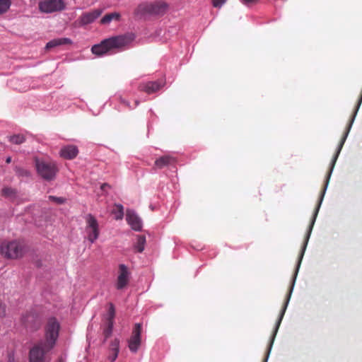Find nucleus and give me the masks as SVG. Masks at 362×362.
Masks as SVG:
<instances>
[{
	"label": "nucleus",
	"instance_id": "a211bd4d",
	"mask_svg": "<svg viewBox=\"0 0 362 362\" xmlns=\"http://www.w3.org/2000/svg\"><path fill=\"white\" fill-rule=\"evenodd\" d=\"M120 18V14L117 12L110 13L106 14L100 20L101 24H109L112 20L119 21Z\"/></svg>",
	"mask_w": 362,
	"mask_h": 362
},
{
	"label": "nucleus",
	"instance_id": "1a4fd4ad",
	"mask_svg": "<svg viewBox=\"0 0 362 362\" xmlns=\"http://www.w3.org/2000/svg\"><path fill=\"white\" fill-rule=\"evenodd\" d=\"M131 273L129 271L128 267L123 264H121L118 267V275L116 281V288L117 290H122L127 286L129 282Z\"/></svg>",
	"mask_w": 362,
	"mask_h": 362
},
{
	"label": "nucleus",
	"instance_id": "c756f323",
	"mask_svg": "<svg viewBox=\"0 0 362 362\" xmlns=\"http://www.w3.org/2000/svg\"><path fill=\"white\" fill-rule=\"evenodd\" d=\"M119 101H120V103H122V104L124 105L126 107L130 108L129 102H128L127 100H126L125 99H124L122 97L119 98Z\"/></svg>",
	"mask_w": 362,
	"mask_h": 362
},
{
	"label": "nucleus",
	"instance_id": "f03ea898",
	"mask_svg": "<svg viewBox=\"0 0 362 362\" xmlns=\"http://www.w3.org/2000/svg\"><path fill=\"white\" fill-rule=\"evenodd\" d=\"M60 323L58 320L54 317H51L47 319L45 325V337L41 341L47 343L49 348H54L60 330Z\"/></svg>",
	"mask_w": 362,
	"mask_h": 362
},
{
	"label": "nucleus",
	"instance_id": "ddd939ff",
	"mask_svg": "<svg viewBox=\"0 0 362 362\" xmlns=\"http://www.w3.org/2000/svg\"><path fill=\"white\" fill-rule=\"evenodd\" d=\"M22 322L26 328L37 329L39 327L37 315L34 312H28L22 317Z\"/></svg>",
	"mask_w": 362,
	"mask_h": 362
},
{
	"label": "nucleus",
	"instance_id": "39448f33",
	"mask_svg": "<svg viewBox=\"0 0 362 362\" xmlns=\"http://www.w3.org/2000/svg\"><path fill=\"white\" fill-rule=\"evenodd\" d=\"M168 8V4L163 1L151 3H143L138 6L136 15H163Z\"/></svg>",
	"mask_w": 362,
	"mask_h": 362
},
{
	"label": "nucleus",
	"instance_id": "f257e3e1",
	"mask_svg": "<svg viewBox=\"0 0 362 362\" xmlns=\"http://www.w3.org/2000/svg\"><path fill=\"white\" fill-rule=\"evenodd\" d=\"M132 34L113 36L101 41L100 44L94 45L91 51L97 56H102L113 49H120L128 45L134 40Z\"/></svg>",
	"mask_w": 362,
	"mask_h": 362
},
{
	"label": "nucleus",
	"instance_id": "473e14b6",
	"mask_svg": "<svg viewBox=\"0 0 362 362\" xmlns=\"http://www.w3.org/2000/svg\"><path fill=\"white\" fill-rule=\"evenodd\" d=\"M271 349H272V346H269L267 356H265L263 362H267V359H268V357H269Z\"/></svg>",
	"mask_w": 362,
	"mask_h": 362
},
{
	"label": "nucleus",
	"instance_id": "7c9ffc66",
	"mask_svg": "<svg viewBox=\"0 0 362 362\" xmlns=\"http://www.w3.org/2000/svg\"><path fill=\"white\" fill-rule=\"evenodd\" d=\"M245 4H255L258 0H241Z\"/></svg>",
	"mask_w": 362,
	"mask_h": 362
},
{
	"label": "nucleus",
	"instance_id": "423d86ee",
	"mask_svg": "<svg viewBox=\"0 0 362 362\" xmlns=\"http://www.w3.org/2000/svg\"><path fill=\"white\" fill-rule=\"evenodd\" d=\"M86 223L85 232L86 238L91 243H93L100 235L98 221L92 214H88L86 218Z\"/></svg>",
	"mask_w": 362,
	"mask_h": 362
},
{
	"label": "nucleus",
	"instance_id": "72a5a7b5",
	"mask_svg": "<svg viewBox=\"0 0 362 362\" xmlns=\"http://www.w3.org/2000/svg\"><path fill=\"white\" fill-rule=\"evenodd\" d=\"M11 161V157H8L6 159V162L7 163H10Z\"/></svg>",
	"mask_w": 362,
	"mask_h": 362
},
{
	"label": "nucleus",
	"instance_id": "2f4dec72",
	"mask_svg": "<svg viewBox=\"0 0 362 362\" xmlns=\"http://www.w3.org/2000/svg\"><path fill=\"white\" fill-rule=\"evenodd\" d=\"M111 187L110 185H108L107 183H104L101 185L100 188L103 191H105L106 189H110Z\"/></svg>",
	"mask_w": 362,
	"mask_h": 362
},
{
	"label": "nucleus",
	"instance_id": "20e7f679",
	"mask_svg": "<svg viewBox=\"0 0 362 362\" xmlns=\"http://www.w3.org/2000/svg\"><path fill=\"white\" fill-rule=\"evenodd\" d=\"M52 349L49 348L47 343L40 340L30 350V362H49L50 357L49 353Z\"/></svg>",
	"mask_w": 362,
	"mask_h": 362
},
{
	"label": "nucleus",
	"instance_id": "4be33fe9",
	"mask_svg": "<svg viewBox=\"0 0 362 362\" xmlns=\"http://www.w3.org/2000/svg\"><path fill=\"white\" fill-rule=\"evenodd\" d=\"M8 141L14 144H21L25 141L23 134H15L8 137Z\"/></svg>",
	"mask_w": 362,
	"mask_h": 362
},
{
	"label": "nucleus",
	"instance_id": "dca6fc26",
	"mask_svg": "<svg viewBox=\"0 0 362 362\" xmlns=\"http://www.w3.org/2000/svg\"><path fill=\"white\" fill-rule=\"evenodd\" d=\"M176 163V158L170 155H165L157 158L154 163V168L161 169L164 167L175 165Z\"/></svg>",
	"mask_w": 362,
	"mask_h": 362
},
{
	"label": "nucleus",
	"instance_id": "f3484780",
	"mask_svg": "<svg viewBox=\"0 0 362 362\" xmlns=\"http://www.w3.org/2000/svg\"><path fill=\"white\" fill-rule=\"evenodd\" d=\"M72 41L70 38L68 37H61V38H55L49 42H48L46 45V49H49L51 48H54L58 46L65 45H71Z\"/></svg>",
	"mask_w": 362,
	"mask_h": 362
},
{
	"label": "nucleus",
	"instance_id": "9b49d317",
	"mask_svg": "<svg viewBox=\"0 0 362 362\" xmlns=\"http://www.w3.org/2000/svg\"><path fill=\"white\" fill-rule=\"evenodd\" d=\"M101 13L102 11L100 9H95L90 12L83 13L77 20L76 23H78L79 26L90 24L98 18Z\"/></svg>",
	"mask_w": 362,
	"mask_h": 362
},
{
	"label": "nucleus",
	"instance_id": "f704fd0d",
	"mask_svg": "<svg viewBox=\"0 0 362 362\" xmlns=\"http://www.w3.org/2000/svg\"><path fill=\"white\" fill-rule=\"evenodd\" d=\"M139 100H135V107L139 105Z\"/></svg>",
	"mask_w": 362,
	"mask_h": 362
},
{
	"label": "nucleus",
	"instance_id": "0eeeda50",
	"mask_svg": "<svg viewBox=\"0 0 362 362\" xmlns=\"http://www.w3.org/2000/svg\"><path fill=\"white\" fill-rule=\"evenodd\" d=\"M65 8L63 0H44L39 3L40 11L46 13L60 11Z\"/></svg>",
	"mask_w": 362,
	"mask_h": 362
},
{
	"label": "nucleus",
	"instance_id": "6ab92c4d",
	"mask_svg": "<svg viewBox=\"0 0 362 362\" xmlns=\"http://www.w3.org/2000/svg\"><path fill=\"white\" fill-rule=\"evenodd\" d=\"M112 214L115 215L116 220H122L124 216V207L122 204H116L112 211Z\"/></svg>",
	"mask_w": 362,
	"mask_h": 362
},
{
	"label": "nucleus",
	"instance_id": "bb28decb",
	"mask_svg": "<svg viewBox=\"0 0 362 362\" xmlns=\"http://www.w3.org/2000/svg\"><path fill=\"white\" fill-rule=\"evenodd\" d=\"M49 199L56 202L57 204H62L65 202V199L63 197H57L54 196H49Z\"/></svg>",
	"mask_w": 362,
	"mask_h": 362
},
{
	"label": "nucleus",
	"instance_id": "b1692460",
	"mask_svg": "<svg viewBox=\"0 0 362 362\" xmlns=\"http://www.w3.org/2000/svg\"><path fill=\"white\" fill-rule=\"evenodd\" d=\"M110 351H119V340L118 339H115L111 341Z\"/></svg>",
	"mask_w": 362,
	"mask_h": 362
},
{
	"label": "nucleus",
	"instance_id": "412c9836",
	"mask_svg": "<svg viewBox=\"0 0 362 362\" xmlns=\"http://www.w3.org/2000/svg\"><path fill=\"white\" fill-rule=\"evenodd\" d=\"M17 192L11 187H5L1 190V195L13 200L16 197Z\"/></svg>",
	"mask_w": 362,
	"mask_h": 362
},
{
	"label": "nucleus",
	"instance_id": "f8f14e48",
	"mask_svg": "<svg viewBox=\"0 0 362 362\" xmlns=\"http://www.w3.org/2000/svg\"><path fill=\"white\" fill-rule=\"evenodd\" d=\"M126 220L131 228L136 231L142 228V221L140 217L131 209H127L126 213Z\"/></svg>",
	"mask_w": 362,
	"mask_h": 362
},
{
	"label": "nucleus",
	"instance_id": "5701e85b",
	"mask_svg": "<svg viewBox=\"0 0 362 362\" xmlns=\"http://www.w3.org/2000/svg\"><path fill=\"white\" fill-rule=\"evenodd\" d=\"M109 306L110 307H109V310H108L107 322H113V320H114V317H115V306H114V305L112 303H109Z\"/></svg>",
	"mask_w": 362,
	"mask_h": 362
},
{
	"label": "nucleus",
	"instance_id": "a878e982",
	"mask_svg": "<svg viewBox=\"0 0 362 362\" xmlns=\"http://www.w3.org/2000/svg\"><path fill=\"white\" fill-rule=\"evenodd\" d=\"M107 323H108L107 327L104 331V334H105V337L106 339L108 338L111 335L112 331V327H113L112 322H107Z\"/></svg>",
	"mask_w": 362,
	"mask_h": 362
},
{
	"label": "nucleus",
	"instance_id": "393cba45",
	"mask_svg": "<svg viewBox=\"0 0 362 362\" xmlns=\"http://www.w3.org/2000/svg\"><path fill=\"white\" fill-rule=\"evenodd\" d=\"M11 2L10 0H1V14L6 12L10 8Z\"/></svg>",
	"mask_w": 362,
	"mask_h": 362
},
{
	"label": "nucleus",
	"instance_id": "9d476101",
	"mask_svg": "<svg viewBox=\"0 0 362 362\" xmlns=\"http://www.w3.org/2000/svg\"><path fill=\"white\" fill-rule=\"evenodd\" d=\"M25 252V245L20 242L13 241L6 246V256L8 258L16 259L23 256Z\"/></svg>",
	"mask_w": 362,
	"mask_h": 362
},
{
	"label": "nucleus",
	"instance_id": "2eb2a0df",
	"mask_svg": "<svg viewBox=\"0 0 362 362\" xmlns=\"http://www.w3.org/2000/svg\"><path fill=\"white\" fill-rule=\"evenodd\" d=\"M78 154V149L77 146L74 145L63 146L59 151L60 156L66 160H72L75 158Z\"/></svg>",
	"mask_w": 362,
	"mask_h": 362
},
{
	"label": "nucleus",
	"instance_id": "4468645a",
	"mask_svg": "<svg viewBox=\"0 0 362 362\" xmlns=\"http://www.w3.org/2000/svg\"><path fill=\"white\" fill-rule=\"evenodd\" d=\"M163 86L159 81H148L139 84V90L148 94H152L159 90Z\"/></svg>",
	"mask_w": 362,
	"mask_h": 362
},
{
	"label": "nucleus",
	"instance_id": "aec40b11",
	"mask_svg": "<svg viewBox=\"0 0 362 362\" xmlns=\"http://www.w3.org/2000/svg\"><path fill=\"white\" fill-rule=\"evenodd\" d=\"M145 244H146V237L142 235H137L136 243L134 245L137 252H142L144 250Z\"/></svg>",
	"mask_w": 362,
	"mask_h": 362
},
{
	"label": "nucleus",
	"instance_id": "c85d7f7f",
	"mask_svg": "<svg viewBox=\"0 0 362 362\" xmlns=\"http://www.w3.org/2000/svg\"><path fill=\"white\" fill-rule=\"evenodd\" d=\"M119 352L117 351H111V355L109 356V359L111 360L112 362L115 361L117 358Z\"/></svg>",
	"mask_w": 362,
	"mask_h": 362
},
{
	"label": "nucleus",
	"instance_id": "7ed1b4c3",
	"mask_svg": "<svg viewBox=\"0 0 362 362\" xmlns=\"http://www.w3.org/2000/svg\"><path fill=\"white\" fill-rule=\"evenodd\" d=\"M35 163L37 174L42 179L50 181L55 178L58 172V168L54 161L36 158Z\"/></svg>",
	"mask_w": 362,
	"mask_h": 362
},
{
	"label": "nucleus",
	"instance_id": "cd10ccee",
	"mask_svg": "<svg viewBox=\"0 0 362 362\" xmlns=\"http://www.w3.org/2000/svg\"><path fill=\"white\" fill-rule=\"evenodd\" d=\"M227 0H212V5L216 8H221Z\"/></svg>",
	"mask_w": 362,
	"mask_h": 362
},
{
	"label": "nucleus",
	"instance_id": "6e6552de",
	"mask_svg": "<svg viewBox=\"0 0 362 362\" xmlns=\"http://www.w3.org/2000/svg\"><path fill=\"white\" fill-rule=\"evenodd\" d=\"M142 331V325L141 323L135 324L132 335L128 340V347L129 350L136 353L141 343V334Z\"/></svg>",
	"mask_w": 362,
	"mask_h": 362
}]
</instances>
